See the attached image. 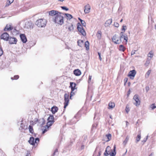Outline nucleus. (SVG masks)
Segmentation results:
<instances>
[{
    "instance_id": "nucleus-37",
    "label": "nucleus",
    "mask_w": 156,
    "mask_h": 156,
    "mask_svg": "<svg viewBox=\"0 0 156 156\" xmlns=\"http://www.w3.org/2000/svg\"><path fill=\"white\" fill-rule=\"evenodd\" d=\"M153 54L152 53V52L151 51L148 55V57H150L151 58H152L153 57Z\"/></svg>"
},
{
    "instance_id": "nucleus-33",
    "label": "nucleus",
    "mask_w": 156,
    "mask_h": 156,
    "mask_svg": "<svg viewBox=\"0 0 156 156\" xmlns=\"http://www.w3.org/2000/svg\"><path fill=\"white\" fill-rule=\"evenodd\" d=\"M106 137L107 138L108 140L107 141L110 140L111 138V135L110 134H108L106 135Z\"/></svg>"
},
{
    "instance_id": "nucleus-53",
    "label": "nucleus",
    "mask_w": 156,
    "mask_h": 156,
    "mask_svg": "<svg viewBox=\"0 0 156 156\" xmlns=\"http://www.w3.org/2000/svg\"><path fill=\"white\" fill-rule=\"evenodd\" d=\"M145 89L146 91V92H148V90H149V87L148 86H147L145 87Z\"/></svg>"
},
{
    "instance_id": "nucleus-56",
    "label": "nucleus",
    "mask_w": 156,
    "mask_h": 156,
    "mask_svg": "<svg viewBox=\"0 0 156 156\" xmlns=\"http://www.w3.org/2000/svg\"><path fill=\"white\" fill-rule=\"evenodd\" d=\"M7 1L8 2H9V3L11 4L14 1V0H8Z\"/></svg>"
},
{
    "instance_id": "nucleus-7",
    "label": "nucleus",
    "mask_w": 156,
    "mask_h": 156,
    "mask_svg": "<svg viewBox=\"0 0 156 156\" xmlns=\"http://www.w3.org/2000/svg\"><path fill=\"white\" fill-rule=\"evenodd\" d=\"M136 74V72L135 70H133L130 71L128 75V76L130 77V78L132 80L134 79V78Z\"/></svg>"
},
{
    "instance_id": "nucleus-10",
    "label": "nucleus",
    "mask_w": 156,
    "mask_h": 156,
    "mask_svg": "<svg viewBox=\"0 0 156 156\" xmlns=\"http://www.w3.org/2000/svg\"><path fill=\"white\" fill-rule=\"evenodd\" d=\"M9 37V35L7 33H3L1 36V39L6 41L8 40Z\"/></svg>"
},
{
    "instance_id": "nucleus-35",
    "label": "nucleus",
    "mask_w": 156,
    "mask_h": 156,
    "mask_svg": "<svg viewBox=\"0 0 156 156\" xmlns=\"http://www.w3.org/2000/svg\"><path fill=\"white\" fill-rule=\"evenodd\" d=\"M29 131L30 133H33L34 132L32 126L30 125L29 126Z\"/></svg>"
},
{
    "instance_id": "nucleus-31",
    "label": "nucleus",
    "mask_w": 156,
    "mask_h": 156,
    "mask_svg": "<svg viewBox=\"0 0 156 156\" xmlns=\"http://www.w3.org/2000/svg\"><path fill=\"white\" fill-rule=\"evenodd\" d=\"M85 45L86 48V49L88 50L89 49V43L88 41H87L85 42Z\"/></svg>"
},
{
    "instance_id": "nucleus-41",
    "label": "nucleus",
    "mask_w": 156,
    "mask_h": 156,
    "mask_svg": "<svg viewBox=\"0 0 156 156\" xmlns=\"http://www.w3.org/2000/svg\"><path fill=\"white\" fill-rule=\"evenodd\" d=\"M34 141L35 144L36 143L37 144V143L39 141V138H36L35 139H34Z\"/></svg>"
},
{
    "instance_id": "nucleus-4",
    "label": "nucleus",
    "mask_w": 156,
    "mask_h": 156,
    "mask_svg": "<svg viewBox=\"0 0 156 156\" xmlns=\"http://www.w3.org/2000/svg\"><path fill=\"white\" fill-rule=\"evenodd\" d=\"M77 29L81 33V34L83 36H84L86 35V33L82 26L79 23L77 24Z\"/></svg>"
},
{
    "instance_id": "nucleus-29",
    "label": "nucleus",
    "mask_w": 156,
    "mask_h": 156,
    "mask_svg": "<svg viewBox=\"0 0 156 156\" xmlns=\"http://www.w3.org/2000/svg\"><path fill=\"white\" fill-rule=\"evenodd\" d=\"M129 137L128 136H126L125 140L123 142V144L124 145H125L126 144L127 142L129 140Z\"/></svg>"
},
{
    "instance_id": "nucleus-62",
    "label": "nucleus",
    "mask_w": 156,
    "mask_h": 156,
    "mask_svg": "<svg viewBox=\"0 0 156 156\" xmlns=\"http://www.w3.org/2000/svg\"><path fill=\"white\" fill-rule=\"evenodd\" d=\"M123 20L122 19L120 21V22H122V21Z\"/></svg>"
},
{
    "instance_id": "nucleus-9",
    "label": "nucleus",
    "mask_w": 156,
    "mask_h": 156,
    "mask_svg": "<svg viewBox=\"0 0 156 156\" xmlns=\"http://www.w3.org/2000/svg\"><path fill=\"white\" fill-rule=\"evenodd\" d=\"M48 15L51 16H56L60 12H58L56 10H52L51 11L48 12Z\"/></svg>"
},
{
    "instance_id": "nucleus-21",
    "label": "nucleus",
    "mask_w": 156,
    "mask_h": 156,
    "mask_svg": "<svg viewBox=\"0 0 156 156\" xmlns=\"http://www.w3.org/2000/svg\"><path fill=\"white\" fill-rule=\"evenodd\" d=\"M29 143L32 145H34L35 144L34 138L33 137H30V140H29Z\"/></svg>"
},
{
    "instance_id": "nucleus-42",
    "label": "nucleus",
    "mask_w": 156,
    "mask_h": 156,
    "mask_svg": "<svg viewBox=\"0 0 156 156\" xmlns=\"http://www.w3.org/2000/svg\"><path fill=\"white\" fill-rule=\"evenodd\" d=\"M75 94L73 92V91L71 90V92L70 95V98L71 99H72V96L74 95Z\"/></svg>"
},
{
    "instance_id": "nucleus-61",
    "label": "nucleus",
    "mask_w": 156,
    "mask_h": 156,
    "mask_svg": "<svg viewBox=\"0 0 156 156\" xmlns=\"http://www.w3.org/2000/svg\"><path fill=\"white\" fill-rule=\"evenodd\" d=\"M128 122H126V126H127L128 125Z\"/></svg>"
},
{
    "instance_id": "nucleus-57",
    "label": "nucleus",
    "mask_w": 156,
    "mask_h": 156,
    "mask_svg": "<svg viewBox=\"0 0 156 156\" xmlns=\"http://www.w3.org/2000/svg\"><path fill=\"white\" fill-rule=\"evenodd\" d=\"M84 145H82L81 146V147H80V149L81 150H82V149H83L84 148Z\"/></svg>"
},
{
    "instance_id": "nucleus-22",
    "label": "nucleus",
    "mask_w": 156,
    "mask_h": 156,
    "mask_svg": "<svg viewBox=\"0 0 156 156\" xmlns=\"http://www.w3.org/2000/svg\"><path fill=\"white\" fill-rule=\"evenodd\" d=\"M64 15L66 16V17L68 20H70L73 18V16L70 14L68 13H65Z\"/></svg>"
},
{
    "instance_id": "nucleus-11",
    "label": "nucleus",
    "mask_w": 156,
    "mask_h": 156,
    "mask_svg": "<svg viewBox=\"0 0 156 156\" xmlns=\"http://www.w3.org/2000/svg\"><path fill=\"white\" fill-rule=\"evenodd\" d=\"M8 40L9 44H16L17 41V39L14 37H9Z\"/></svg>"
},
{
    "instance_id": "nucleus-58",
    "label": "nucleus",
    "mask_w": 156,
    "mask_h": 156,
    "mask_svg": "<svg viewBox=\"0 0 156 156\" xmlns=\"http://www.w3.org/2000/svg\"><path fill=\"white\" fill-rule=\"evenodd\" d=\"M131 55H133V54H135V52L134 51H132V52H131Z\"/></svg>"
},
{
    "instance_id": "nucleus-50",
    "label": "nucleus",
    "mask_w": 156,
    "mask_h": 156,
    "mask_svg": "<svg viewBox=\"0 0 156 156\" xmlns=\"http://www.w3.org/2000/svg\"><path fill=\"white\" fill-rule=\"evenodd\" d=\"M3 51L2 49L0 48V56H1L3 54Z\"/></svg>"
},
{
    "instance_id": "nucleus-18",
    "label": "nucleus",
    "mask_w": 156,
    "mask_h": 156,
    "mask_svg": "<svg viewBox=\"0 0 156 156\" xmlns=\"http://www.w3.org/2000/svg\"><path fill=\"white\" fill-rule=\"evenodd\" d=\"M76 84L75 83L71 82L70 83V87L71 88L72 91H73L76 89Z\"/></svg>"
},
{
    "instance_id": "nucleus-63",
    "label": "nucleus",
    "mask_w": 156,
    "mask_h": 156,
    "mask_svg": "<svg viewBox=\"0 0 156 156\" xmlns=\"http://www.w3.org/2000/svg\"><path fill=\"white\" fill-rule=\"evenodd\" d=\"M154 27H155V29H156V24L155 25Z\"/></svg>"
},
{
    "instance_id": "nucleus-28",
    "label": "nucleus",
    "mask_w": 156,
    "mask_h": 156,
    "mask_svg": "<svg viewBox=\"0 0 156 156\" xmlns=\"http://www.w3.org/2000/svg\"><path fill=\"white\" fill-rule=\"evenodd\" d=\"M125 49L126 48L123 45H119V50L120 51H124L125 50Z\"/></svg>"
},
{
    "instance_id": "nucleus-16",
    "label": "nucleus",
    "mask_w": 156,
    "mask_h": 156,
    "mask_svg": "<svg viewBox=\"0 0 156 156\" xmlns=\"http://www.w3.org/2000/svg\"><path fill=\"white\" fill-rule=\"evenodd\" d=\"M116 154V146L115 145L114 146V149L113 150H112L110 155L111 156H115Z\"/></svg>"
},
{
    "instance_id": "nucleus-44",
    "label": "nucleus",
    "mask_w": 156,
    "mask_h": 156,
    "mask_svg": "<svg viewBox=\"0 0 156 156\" xmlns=\"http://www.w3.org/2000/svg\"><path fill=\"white\" fill-rule=\"evenodd\" d=\"M48 129L47 127H46V126H45V129L43 131L42 133H45L46 132L48 131Z\"/></svg>"
},
{
    "instance_id": "nucleus-34",
    "label": "nucleus",
    "mask_w": 156,
    "mask_h": 156,
    "mask_svg": "<svg viewBox=\"0 0 156 156\" xmlns=\"http://www.w3.org/2000/svg\"><path fill=\"white\" fill-rule=\"evenodd\" d=\"M151 72V70H148L147 71V73H146L145 75V77L146 78H147L148 77Z\"/></svg>"
},
{
    "instance_id": "nucleus-52",
    "label": "nucleus",
    "mask_w": 156,
    "mask_h": 156,
    "mask_svg": "<svg viewBox=\"0 0 156 156\" xmlns=\"http://www.w3.org/2000/svg\"><path fill=\"white\" fill-rule=\"evenodd\" d=\"M148 137V135H147L146 136V138H144V140L142 141V142H144V143H145V142H146V141H147V139Z\"/></svg>"
},
{
    "instance_id": "nucleus-45",
    "label": "nucleus",
    "mask_w": 156,
    "mask_h": 156,
    "mask_svg": "<svg viewBox=\"0 0 156 156\" xmlns=\"http://www.w3.org/2000/svg\"><path fill=\"white\" fill-rule=\"evenodd\" d=\"M92 78V76L91 75H89V76L88 80V83H90L91 80Z\"/></svg>"
},
{
    "instance_id": "nucleus-19",
    "label": "nucleus",
    "mask_w": 156,
    "mask_h": 156,
    "mask_svg": "<svg viewBox=\"0 0 156 156\" xmlns=\"http://www.w3.org/2000/svg\"><path fill=\"white\" fill-rule=\"evenodd\" d=\"M73 72L74 74L76 76H79L81 74V72L79 69H75Z\"/></svg>"
},
{
    "instance_id": "nucleus-13",
    "label": "nucleus",
    "mask_w": 156,
    "mask_h": 156,
    "mask_svg": "<svg viewBox=\"0 0 156 156\" xmlns=\"http://www.w3.org/2000/svg\"><path fill=\"white\" fill-rule=\"evenodd\" d=\"M111 147L109 146H108L107 147L105 151L104 152V154L105 156H108V155H109L111 153Z\"/></svg>"
},
{
    "instance_id": "nucleus-26",
    "label": "nucleus",
    "mask_w": 156,
    "mask_h": 156,
    "mask_svg": "<svg viewBox=\"0 0 156 156\" xmlns=\"http://www.w3.org/2000/svg\"><path fill=\"white\" fill-rule=\"evenodd\" d=\"M68 29L70 31L73 30L74 27L72 23L69 24V25L68 26Z\"/></svg>"
},
{
    "instance_id": "nucleus-8",
    "label": "nucleus",
    "mask_w": 156,
    "mask_h": 156,
    "mask_svg": "<svg viewBox=\"0 0 156 156\" xmlns=\"http://www.w3.org/2000/svg\"><path fill=\"white\" fill-rule=\"evenodd\" d=\"M133 99L136 101V103H134V104L136 106L139 105L140 104V101L139 99L138 95L137 94H135L134 96Z\"/></svg>"
},
{
    "instance_id": "nucleus-48",
    "label": "nucleus",
    "mask_w": 156,
    "mask_h": 156,
    "mask_svg": "<svg viewBox=\"0 0 156 156\" xmlns=\"http://www.w3.org/2000/svg\"><path fill=\"white\" fill-rule=\"evenodd\" d=\"M11 3H9V2L8 1H7V2H6V3L5 4V7H7L9 6Z\"/></svg>"
},
{
    "instance_id": "nucleus-15",
    "label": "nucleus",
    "mask_w": 156,
    "mask_h": 156,
    "mask_svg": "<svg viewBox=\"0 0 156 156\" xmlns=\"http://www.w3.org/2000/svg\"><path fill=\"white\" fill-rule=\"evenodd\" d=\"M13 27L11 25L7 24L4 29L5 31H10L13 29Z\"/></svg>"
},
{
    "instance_id": "nucleus-3",
    "label": "nucleus",
    "mask_w": 156,
    "mask_h": 156,
    "mask_svg": "<svg viewBox=\"0 0 156 156\" xmlns=\"http://www.w3.org/2000/svg\"><path fill=\"white\" fill-rule=\"evenodd\" d=\"M112 41L116 44H120L122 42V41L120 39V37L116 34L114 35L112 38Z\"/></svg>"
},
{
    "instance_id": "nucleus-32",
    "label": "nucleus",
    "mask_w": 156,
    "mask_h": 156,
    "mask_svg": "<svg viewBox=\"0 0 156 156\" xmlns=\"http://www.w3.org/2000/svg\"><path fill=\"white\" fill-rule=\"evenodd\" d=\"M54 118L53 115H50L49 117L48 118V121H54Z\"/></svg>"
},
{
    "instance_id": "nucleus-39",
    "label": "nucleus",
    "mask_w": 156,
    "mask_h": 156,
    "mask_svg": "<svg viewBox=\"0 0 156 156\" xmlns=\"http://www.w3.org/2000/svg\"><path fill=\"white\" fill-rule=\"evenodd\" d=\"M19 78V76L18 75H16V76H14V79L13 78V77H11V79H12V80H13L14 79H15V80H17V79H18Z\"/></svg>"
},
{
    "instance_id": "nucleus-12",
    "label": "nucleus",
    "mask_w": 156,
    "mask_h": 156,
    "mask_svg": "<svg viewBox=\"0 0 156 156\" xmlns=\"http://www.w3.org/2000/svg\"><path fill=\"white\" fill-rule=\"evenodd\" d=\"M90 6L89 4H87L85 6L84 12L85 14L88 13L90 12Z\"/></svg>"
},
{
    "instance_id": "nucleus-43",
    "label": "nucleus",
    "mask_w": 156,
    "mask_h": 156,
    "mask_svg": "<svg viewBox=\"0 0 156 156\" xmlns=\"http://www.w3.org/2000/svg\"><path fill=\"white\" fill-rule=\"evenodd\" d=\"M61 8L62 9L65 10L66 11L69 10V9L65 6H62L61 7Z\"/></svg>"
},
{
    "instance_id": "nucleus-25",
    "label": "nucleus",
    "mask_w": 156,
    "mask_h": 156,
    "mask_svg": "<svg viewBox=\"0 0 156 156\" xmlns=\"http://www.w3.org/2000/svg\"><path fill=\"white\" fill-rule=\"evenodd\" d=\"M54 121H48V122L47 123V125L46 126V127H47V128L48 129L49 127L51 126L54 123Z\"/></svg>"
},
{
    "instance_id": "nucleus-55",
    "label": "nucleus",
    "mask_w": 156,
    "mask_h": 156,
    "mask_svg": "<svg viewBox=\"0 0 156 156\" xmlns=\"http://www.w3.org/2000/svg\"><path fill=\"white\" fill-rule=\"evenodd\" d=\"M128 78H125L124 79V81L125 82V83H126L127 81Z\"/></svg>"
},
{
    "instance_id": "nucleus-14",
    "label": "nucleus",
    "mask_w": 156,
    "mask_h": 156,
    "mask_svg": "<svg viewBox=\"0 0 156 156\" xmlns=\"http://www.w3.org/2000/svg\"><path fill=\"white\" fill-rule=\"evenodd\" d=\"M20 38L22 42L23 43H25L27 40V38L24 34H21L20 36Z\"/></svg>"
},
{
    "instance_id": "nucleus-49",
    "label": "nucleus",
    "mask_w": 156,
    "mask_h": 156,
    "mask_svg": "<svg viewBox=\"0 0 156 156\" xmlns=\"http://www.w3.org/2000/svg\"><path fill=\"white\" fill-rule=\"evenodd\" d=\"M81 23L82 25L84 27H85L86 26V23L85 22V21L83 20V21H82V22H81Z\"/></svg>"
},
{
    "instance_id": "nucleus-64",
    "label": "nucleus",
    "mask_w": 156,
    "mask_h": 156,
    "mask_svg": "<svg viewBox=\"0 0 156 156\" xmlns=\"http://www.w3.org/2000/svg\"><path fill=\"white\" fill-rule=\"evenodd\" d=\"M146 62H147V63H149V61H147Z\"/></svg>"
},
{
    "instance_id": "nucleus-5",
    "label": "nucleus",
    "mask_w": 156,
    "mask_h": 156,
    "mask_svg": "<svg viewBox=\"0 0 156 156\" xmlns=\"http://www.w3.org/2000/svg\"><path fill=\"white\" fill-rule=\"evenodd\" d=\"M69 94L66 93L64 95L65 102L64 103V108H65L68 105L69 103Z\"/></svg>"
},
{
    "instance_id": "nucleus-46",
    "label": "nucleus",
    "mask_w": 156,
    "mask_h": 156,
    "mask_svg": "<svg viewBox=\"0 0 156 156\" xmlns=\"http://www.w3.org/2000/svg\"><path fill=\"white\" fill-rule=\"evenodd\" d=\"M126 26H122V30H124V32H123L124 33V32H125V31L126 30Z\"/></svg>"
},
{
    "instance_id": "nucleus-24",
    "label": "nucleus",
    "mask_w": 156,
    "mask_h": 156,
    "mask_svg": "<svg viewBox=\"0 0 156 156\" xmlns=\"http://www.w3.org/2000/svg\"><path fill=\"white\" fill-rule=\"evenodd\" d=\"M112 23V20L111 19H109L107 20L105 23V27H108Z\"/></svg>"
},
{
    "instance_id": "nucleus-6",
    "label": "nucleus",
    "mask_w": 156,
    "mask_h": 156,
    "mask_svg": "<svg viewBox=\"0 0 156 156\" xmlns=\"http://www.w3.org/2000/svg\"><path fill=\"white\" fill-rule=\"evenodd\" d=\"M124 32H121L120 34V39L121 40L122 39H123L124 41H123L125 44H126L128 41V37L127 36L126 34H123Z\"/></svg>"
},
{
    "instance_id": "nucleus-23",
    "label": "nucleus",
    "mask_w": 156,
    "mask_h": 156,
    "mask_svg": "<svg viewBox=\"0 0 156 156\" xmlns=\"http://www.w3.org/2000/svg\"><path fill=\"white\" fill-rule=\"evenodd\" d=\"M58 110V108L56 106H53L51 108V111L53 114H55Z\"/></svg>"
},
{
    "instance_id": "nucleus-51",
    "label": "nucleus",
    "mask_w": 156,
    "mask_h": 156,
    "mask_svg": "<svg viewBox=\"0 0 156 156\" xmlns=\"http://www.w3.org/2000/svg\"><path fill=\"white\" fill-rule=\"evenodd\" d=\"M98 55H99V59L100 60V61H101L102 58L101 57V53H100L98 52Z\"/></svg>"
},
{
    "instance_id": "nucleus-2",
    "label": "nucleus",
    "mask_w": 156,
    "mask_h": 156,
    "mask_svg": "<svg viewBox=\"0 0 156 156\" xmlns=\"http://www.w3.org/2000/svg\"><path fill=\"white\" fill-rule=\"evenodd\" d=\"M47 23L46 20L44 19H40L37 20L35 24L39 27H43L46 26Z\"/></svg>"
},
{
    "instance_id": "nucleus-17",
    "label": "nucleus",
    "mask_w": 156,
    "mask_h": 156,
    "mask_svg": "<svg viewBox=\"0 0 156 156\" xmlns=\"http://www.w3.org/2000/svg\"><path fill=\"white\" fill-rule=\"evenodd\" d=\"M25 27L27 29L31 28V27H32V23L29 21L26 22Z\"/></svg>"
},
{
    "instance_id": "nucleus-20",
    "label": "nucleus",
    "mask_w": 156,
    "mask_h": 156,
    "mask_svg": "<svg viewBox=\"0 0 156 156\" xmlns=\"http://www.w3.org/2000/svg\"><path fill=\"white\" fill-rule=\"evenodd\" d=\"M115 107V104L114 102H110L108 104V108L109 109H112L114 108Z\"/></svg>"
},
{
    "instance_id": "nucleus-40",
    "label": "nucleus",
    "mask_w": 156,
    "mask_h": 156,
    "mask_svg": "<svg viewBox=\"0 0 156 156\" xmlns=\"http://www.w3.org/2000/svg\"><path fill=\"white\" fill-rule=\"evenodd\" d=\"M125 110L126 112L127 113H128L129 111V107H128L127 105L126 106Z\"/></svg>"
},
{
    "instance_id": "nucleus-47",
    "label": "nucleus",
    "mask_w": 156,
    "mask_h": 156,
    "mask_svg": "<svg viewBox=\"0 0 156 156\" xmlns=\"http://www.w3.org/2000/svg\"><path fill=\"white\" fill-rule=\"evenodd\" d=\"M114 25L115 27H118L119 26V23L116 22H115L114 23Z\"/></svg>"
},
{
    "instance_id": "nucleus-27",
    "label": "nucleus",
    "mask_w": 156,
    "mask_h": 156,
    "mask_svg": "<svg viewBox=\"0 0 156 156\" xmlns=\"http://www.w3.org/2000/svg\"><path fill=\"white\" fill-rule=\"evenodd\" d=\"M101 32L100 30H99L98 31L97 36L98 39H100L101 38Z\"/></svg>"
},
{
    "instance_id": "nucleus-59",
    "label": "nucleus",
    "mask_w": 156,
    "mask_h": 156,
    "mask_svg": "<svg viewBox=\"0 0 156 156\" xmlns=\"http://www.w3.org/2000/svg\"><path fill=\"white\" fill-rule=\"evenodd\" d=\"M78 19L79 20H80L81 22H82V21H83V20H81V19H80V18H78Z\"/></svg>"
},
{
    "instance_id": "nucleus-30",
    "label": "nucleus",
    "mask_w": 156,
    "mask_h": 156,
    "mask_svg": "<svg viewBox=\"0 0 156 156\" xmlns=\"http://www.w3.org/2000/svg\"><path fill=\"white\" fill-rule=\"evenodd\" d=\"M141 138L140 134L138 135L137 136L136 139V143H137L140 140Z\"/></svg>"
},
{
    "instance_id": "nucleus-60",
    "label": "nucleus",
    "mask_w": 156,
    "mask_h": 156,
    "mask_svg": "<svg viewBox=\"0 0 156 156\" xmlns=\"http://www.w3.org/2000/svg\"><path fill=\"white\" fill-rule=\"evenodd\" d=\"M59 1L63 2L64 0H58Z\"/></svg>"
},
{
    "instance_id": "nucleus-38",
    "label": "nucleus",
    "mask_w": 156,
    "mask_h": 156,
    "mask_svg": "<svg viewBox=\"0 0 156 156\" xmlns=\"http://www.w3.org/2000/svg\"><path fill=\"white\" fill-rule=\"evenodd\" d=\"M155 104H151V106L150 107L152 108V110H154V109L156 108V106H155L154 105Z\"/></svg>"
},
{
    "instance_id": "nucleus-36",
    "label": "nucleus",
    "mask_w": 156,
    "mask_h": 156,
    "mask_svg": "<svg viewBox=\"0 0 156 156\" xmlns=\"http://www.w3.org/2000/svg\"><path fill=\"white\" fill-rule=\"evenodd\" d=\"M83 42V41L82 40H79L77 41V43L78 45L80 47H81L82 45V43Z\"/></svg>"
},
{
    "instance_id": "nucleus-54",
    "label": "nucleus",
    "mask_w": 156,
    "mask_h": 156,
    "mask_svg": "<svg viewBox=\"0 0 156 156\" xmlns=\"http://www.w3.org/2000/svg\"><path fill=\"white\" fill-rule=\"evenodd\" d=\"M58 152V149H56L55 150L53 154V155L52 156H54V155H55V153Z\"/></svg>"
},
{
    "instance_id": "nucleus-1",
    "label": "nucleus",
    "mask_w": 156,
    "mask_h": 156,
    "mask_svg": "<svg viewBox=\"0 0 156 156\" xmlns=\"http://www.w3.org/2000/svg\"><path fill=\"white\" fill-rule=\"evenodd\" d=\"M64 14L60 12L56 16H54L52 19L53 21L55 23L60 25H62L64 23Z\"/></svg>"
}]
</instances>
